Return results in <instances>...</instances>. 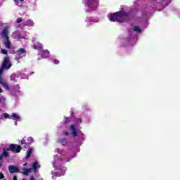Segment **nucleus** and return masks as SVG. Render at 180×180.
<instances>
[{"mask_svg": "<svg viewBox=\"0 0 180 180\" xmlns=\"http://www.w3.org/2000/svg\"><path fill=\"white\" fill-rule=\"evenodd\" d=\"M109 20H110V22H119V23L129 22V20H130V13L122 11L115 12L110 15Z\"/></svg>", "mask_w": 180, "mask_h": 180, "instance_id": "nucleus-1", "label": "nucleus"}, {"mask_svg": "<svg viewBox=\"0 0 180 180\" xmlns=\"http://www.w3.org/2000/svg\"><path fill=\"white\" fill-rule=\"evenodd\" d=\"M22 150V146L19 145H15V144H11L8 148H3V153L0 155V161H2L4 160V157L8 158L9 157V153L8 151H12V153H20V150Z\"/></svg>", "mask_w": 180, "mask_h": 180, "instance_id": "nucleus-2", "label": "nucleus"}, {"mask_svg": "<svg viewBox=\"0 0 180 180\" xmlns=\"http://www.w3.org/2000/svg\"><path fill=\"white\" fill-rule=\"evenodd\" d=\"M1 36L3 39H5L4 46L6 49H11V41L9 40V27H5L1 32Z\"/></svg>", "mask_w": 180, "mask_h": 180, "instance_id": "nucleus-3", "label": "nucleus"}, {"mask_svg": "<svg viewBox=\"0 0 180 180\" xmlns=\"http://www.w3.org/2000/svg\"><path fill=\"white\" fill-rule=\"evenodd\" d=\"M11 67H12V63H11L9 57L5 56L3 59L1 66L0 67V73L4 72L5 70H10Z\"/></svg>", "mask_w": 180, "mask_h": 180, "instance_id": "nucleus-4", "label": "nucleus"}, {"mask_svg": "<svg viewBox=\"0 0 180 180\" xmlns=\"http://www.w3.org/2000/svg\"><path fill=\"white\" fill-rule=\"evenodd\" d=\"M87 6L91 11H95L99 5V0H87Z\"/></svg>", "mask_w": 180, "mask_h": 180, "instance_id": "nucleus-5", "label": "nucleus"}, {"mask_svg": "<svg viewBox=\"0 0 180 180\" xmlns=\"http://www.w3.org/2000/svg\"><path fill=\"white\" fill-rule=\"evenodd\" d=\"M70 130L72 131V134L73 137H77L78 133L77 132V128H75V125L71 124L70 127Z\"/></svg>", "mask_w": 180, "mask_h": 180, "instance_id": "nucleus-6", "label": "nucleus"}, {"mask_svg": "<svg viewBox=\"0 0 180 180\" xmlns=\"http://www.w3.org/2000/svg\"><path fill=\"white\" fill-rule=\"evenodd\" d=\"M16 56H20L21 54H25L24 57H26V49L23 48H20L16 52Z\"/></svg>", "mask_w": 180, "mask_h": 180, "instance_id": "nucleus-7", "label": "nucleus"}, {"mask_svg": "<svg viewBox=\"0 0 180 180\" xmlns=\"http://www.w3.org/2000/svg\"><path fill=\"white\" fill-rule=\"evenodd\" d=\"M41 56L42 58H47L50 56V51H49L48 50H42Z\"/></svg>", "mask_w": 180, "mask_h": 180, "instance_id": "nucleus-8", "label": "nucleus"}, {"mask_svg": "<svg viewBox=\"0 0 180 180\" xmlns=\"http://www.w3.org/2000/svg\"><path fill=\"white\" fill-rule=\"evenodd\" d=\"M8 169L11 174H15V172H19V169L15 166H9Z\"/></svg>", "mask_w": 180, "mask_h": 180, "instance_id": "nucleus-9", "label": "nucleus"}, {"mask_svg": "<svg viewBox=\"0 0 180 180\" xmlns=\"http://www.w3.org/2000/svg\"><path fill=\"white\" fill-rule=\"evenodd\" d=\"M33 49H34V50H41L43 45L40 42H37L34 44Z\"/></svg>", "mask_w": 180, "mask_h": 180, "instance_id": "nucleus-10", "label": "nucleus"}, {"mask_svg": "<svg viewBox=\"0 0 180 180\" xmlns=\"http://www.w3.org/2000/svg\"><path fill=\"white\" fill-rule=\"evenodd\" d=\"M2 74H4V72H0V84H1V85H3L4 88H8L9 86L8 85V84L5 83V80L2 79Z\"/></svg>", "mask_w": 180, "mask_h": 180, "instance_id": "nucleus-11", "label": "nucleus"}, {"mask_svg": "<svg viewBox=\"0 0 180 180\" xmlns=\"http://www.w3.org/2000/svg\"><path fill=\"white\" fill-rule=\"evenodd\" d=\"M33 153V148H30L27 150V155L25 157V160H28L29 158L30 157V155H32Z\"/></svg>", "mask_w": 180, "mask_h": 180, "instance_id": "nucleus-12", "label": "nucleus"}, {"mask_svg": "<svg viewBox=\"0 0 180 180\" xmlns=\"http://www.w3.org/2000/svg\"><path fill=\"white\" fill-rule=\"evenodd\" d=\"M58 143H60L63 146H67V139L65 138L59 139H58Z\"/></svg>", "mask_w": 180, "mask_h": 180, "instance_id": "nucleus-13", "label": "nucleus"}, {"mask_svg": "<svg viewBox=\"0 0 180 180\" xmlns=\"http://www.w3.org/2000/svg\"><path fill=\"white\" fill-rule=\"evenodd\" d=\"M34 25V22H33V20H27L25 21V26H33Z\"/></svg>", "mask_w": 180, "mask_h": 180, "instance_id": "nucleus-14", "label": "nucleus"}, {"mask_svg": "<svg viewBox=\"0 0 180 180\" xmlns=\"http://www.w3.org/2000/svg\"><path fill=\"white\" fill-rule=\"evenodd\" d=\"M34 140L33 138L32 137H29L27 139V146H30V144H32V143H33Z\"/></svg>", "mask_w": 180, "mask_h": 180, "instance_id": "nucleus-15", "label": "nucleus"}, {"mask_svg": "<svg viewBox=\"0 0 180 180\" xmlns=\"http://www.w3.org/2000/svg\"><path fill=\"white\" fill-rule=\"evenodd\" d=\"M21 144L23 146L24 145V147H28L29 145H27V141H26L24 139H22L21 140Z\"/></svg>", "mask_w": 180, "mask_h": 180, "instance_id": "nucleus-16", "label": "nucleus"}, {"mask_svg": "<svg viewBox=\"0 0 180 180\" xmlns=\"http://www.w3.org/2000/svg\"><path fill=\"white\" fill-rule=\"evenodd\" d=\"M134 32H137L138 33H141V29L139 28V27L135 26L134 27Z\"/></svg>", "mask_w": 180, "mask_h": 180, "instance_id": "nucleus-17", "label": "nucleus"}, {"mask_svg": "<svg viewBox=\"0 0 180 180\" xmlns=\"http://www.w3.org/2000/svg\"><path fill=\"white\" fill-rule=\"evenodd\" d=\"M37 165H39V162H34L32 165L33 169H37Z\"/></svg>", "mask_w": 180, "mask_h": 180, "instance_id": "nucleus-18", "label": "nucleus"}, {"mask_svg": "<svg viewBox=\"0 0 180 180\" xmlns=\"http://www.w3.org/2000/svg\"><path fill=\"white\" fill-rule=\"evenodd\" d=\"M11 117H14V119H15V120L20 119V117L15 113L12 114Z\"/></svg>", "mask_w": 180, "mask_h": 180, "instance_id": "nucleus-19", "label": "nucleus"}, {"mask_svg": "<svg viewBox=\"0 0 180 180\" xmlns=\"http://www.w3.org/2000/svg\"><path fill=\"white\" fill-rule=\"evenodd\" d=\"M3 116L5 117V119H11V116L6 112L3 113Z\"/></svg>", "mask_w": 180, "mask_h": 180, "instance_id": "nucleus-20", "label": "nucleus"}, {"mask_svg": "<svg viewBox=\"0 0 180 180\" xmlns=\"http://www.w3.org/2000/svg\"><path fill=\"white\" fill-rule=\"evenodd\" d=\"M1 54H4L5 56H8V51L6 49H1Z\"/></svg>", "mask_w": 180, "mask_h": 180, "instance_id": "nucleus-21", "label": "nucleus"}, {"mask_svg": "<svg viewBox=\"0 0 180 180\" xmlns=\"http://www.w3.org/2000/svg\"><path fill=\"white\" fill-rule=\"evenodd\" d=\"M63 136L68 137V136H70V131H63Z\"/></svg>", "mask_w": 180, "mask_h": 180, "instance_id": "nucleus-22", "label": "nucleus"}, {"mask_svg": "<svg viewBox=\"0 0 180 180\" xmlns=\"http://www.w3.org/2000/svg\"><path fill=\"white\" fill-rule=\"evenodd\" d=\"M21 22H22V18H18L15 20V23H21Z\"/></svg>", "mask_w": 180, "mask_h": 180, "instance_id": "nucleus-23", "label": "nucleus"}, {"mask_svg": "<svg viewBox=\"0 0 180 180\" xmlns=\"http://www.w3.org/2000/svg\"><path fill=\"white\" fill-rule=\"evenodd\" d=\"M53 63H54V64H60V60H57V59H55V60H53Z\"/></svg>", "mask_w": 180, "mask_h": 180, "instance_id": "nucleus-24", "label": "nucleus"}, {"mask_svg": "<svg viewBox=\"0 0 180 180\" xmlns=\"http://www.w3.org/2000/svg\"><path fill=\"white\" fill-rule=\"evenodd\" d=\"M5 178V176L3 173H0V179H4Z\"/></svg>", "mask_w": 180, "mask_h": 180, "instance_id": "nucleus-25", "label": "nucleus"}, {"mask_svg": "<svg viewBox=\"0 0 180 180\" xmlns=\"http://www.w3.org/2000/svg\"><path fill=\"white\" fill-rule=\"evenodd\" d=\"M23 174H24V175H29V172H27V170L26 169H25Z\"/></svg>", "mask_w": 180, "mask_h": 180, "instance_id": "nucleus-26", "label": "nucleus"}, {"mask_svg": "<svg viewBox=\"0 0 180 180\" xmlns=\"http://www.w3.org/2000/svg\"><path fill=\"white\" fill-rule=\"evenodd\" d=\"M25 169L27 171L28 174L29 172H32V168H26Z\"/></svg>", "mask_w": 180, "mask_h": 180, "instance_id": "nucleus-27", "label": "nucleus"}, {"mask_svg": "<svg viewBox=\"0 0 180 180\" xmlns=\"http://www.w3.org/2000/svg\"><path fill=\"white\" fill-rule=\"evenodd\" d=\"M13 180H18V176H13Z\"/></svg>", "mask_w": 180, "mask_h": 180, "instance_id": "nucleus-28", "label": "nucleus"}, {"mask_svg": "<svg viewBox=\"0 0 180 180\" xmlns=\"http://www.w3.org/2000/svg\"><path fill=\"white\" fill-rule=\"evenodd\" d=\"M70 120V117L66 118V122H67L68 123H69Z\"/></svg>", "mask_w": 180, "mask_h": 180, "instance_id": "nucleus-29", "label": "nucleus"}, {"mask_svg": "<svg viewBox=\"0 0 180 180\" xmlns=\"http://www.w3.org/2000/svg\"><path fill=\"white\" fill-rule=\"evenodd\" d=\"M34 169V172L36 174V172H37V169Z\"/></svg>", "mask_w": 180, "mask_h": 180, "instance_id": "nucleus-30", "label": "nucleus"}, {"mask_svg": "<svg viewBox=\"0 0 180 180\" xmlns=\"http://www.w3.org/2000/svg\"><path fill=\"white\" fill-rule=\"evenodd\" d=\"M2 92H4V90H2L0 87V94H2Z\"/></svg>", "mask_w": 180, "mask_h": 180, "instance_id": "nucleus-31", "label": "nucleus"}, {"mask_svg": "<svg viewBox=\"0 0 180 180\" xmlns=\"http://www.w3.org/2000/svg\"><path fill=\"white\" fill-rule=\"evenodd\" d=\"M71 160V159H68L67 160H66V162H68L69 161H70Z\"/></svg>", "mask_w": 180, "mask_h": 180, "instance_id": "nucleus-32", "label": "nucleus"}, {"mask_svg": "<svg viewBox=\"0 0 180 180\" xmlns=\"http://www.w3.org/2000/svg\"><path fill=\"white\" fill-rule=\"evenodd\" d=\"M22 58V56L18 57V60H20Z\"/></svg>", "mask_w": 180, "mask_h": 180, "instance_id": "nucleus-33", "label": "nucleus"}, {"mask_svg": "<svg viewBox=\"0 0 180 180\" xmlns=\"http://www.w3.org/2000/svg\"><path fill=\"white\" fill-rule=\"evenodd\" d=\"M20 2H23L25 0H20Z\"/></svg>", "mask_w": 180, "mask_h": 180, "instance_id": "nucleus-34", "label": "nucleus"}, {"mask_svg": "<svg viewBox=\"0 0 180 180\" xmlns=\"http://www.w3.org/2000/svg\"><path fill=\"white\" fill-rule=\"evenodd\" d=\"M0 102H2V100L0 98Z\"/></svg>", "mask_w": 180, "mask_h": 180, "instance_id": "nucleus-35", "label": "nucleus"}, {"mask_svg": "<svg viewBox=\"0 0 180 180\" xmlns=\"http://www.w3.org/2000/svg\"><path fill=\"white\" fill-rule=\"evenodd\" d=\"M40 167V165H38V168H39Z\"/></svg>", "mask_w": 180, "mask_h": 180, "instance_id": "nucleus-36", "label": "nucleus"}, {"mask_svg": "<svg viewBox=\"0 0 180 180\" xmlns=\"http://www.w3.org/2000/svg\"><path fill=\"white\" fill-rule=\"evenodd\" d=\"M15 1V2H16L18 0H14Z\"/></svg>", "mask_w": 180, "mask_h": 180, "instance_id": "nucleus-37", "label": "nucleus"}]
</instances>
